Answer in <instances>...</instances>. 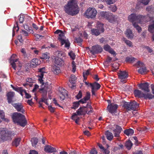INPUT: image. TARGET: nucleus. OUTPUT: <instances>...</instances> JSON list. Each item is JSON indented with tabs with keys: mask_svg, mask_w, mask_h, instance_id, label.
Returning a JSON list of instances; mask_svg holds the SVG:
<instances>
[{
	"mask_svg": "<svg viewBox=\"0 0 154 154\" xmlns=\"http://www.w3.org/2000/svg\"><path fill=\"white\" fill-rule=\"evenodd\" d=\"M82 97V92L80 91H79L78 94H77V95L76 96V97L77 99H79L81 98Z\"/></svg>",
	"mask_w": 154,
	"mask_h": 154,
	"instance_id": "52",
	"label": "nucleus"
},
{
	"mask_svg": "<svg viewBox=\"0 0 154 154\" xmlns=\"http://www.w3.org/2000/svg\"><path fill=\"white\" fill-rule=\"evenodd\" d=\"M143 96L144 97H143L146 99H147V98L151 99L154 97V96L152 95V94L149 93L147 94H144Z\"/></svg>",
	"mask_w": 154,
	"mask_h": 154,
	"instance_id": "41",
	"label": "nucleus"
},
{
	"mask_svg": "<svg viewBox=\"0 0 154 154\" xmlns=\"http://www.w3.org/2000/svg\"><path fill=\"white\" fill-rule=\"evenodd\" d=\"M125 42L129 47H132V43L131 42L128 40H126L125 41Z\"/></svg>",
	"mask_w": 154,
	"mask_h": 154,
	"instance_id": "51",
	"label": "nucleus"
},
{
	"mask_svg": "<svg viewBox=\"0 0 154 154\" xmlns=\"http://www.w3.org/2000/svg\"><path fill=\"white\" fill-rule=\"evenodd\" d=\"M99 15L103 18L106 19L111 23L114 21V16L108 11H101L99 13Z\"/></svg>",
	"mask_w": 154,
	"mask_h": 154,
	"instance_id": "9",
	"label": "nucleus"
},
{
	"mask_svg": "<svg viewBox=\"0 0 154 154\" xmlns=\"http://www.w3.org/2000/svg\"><path fill=\"white\" fill-rule=\"evenodd\" d=\"M139 104L136 101H133L130 102H125L123 107L128 110L135 111L139 107Z\"/></svg>",
	"mask_w": 154,
	"mask_h": 154,
	"instance_id": "6",
	"label": "nucleus"
},
{
	"mask_svg": "<svg viewBox=\"0 0 154 154\" xmlns=\"http://www.w3.org/2000/svg\"><path fill=\"white\" fill-rule=\"evenodd\" d=\"M48 109L51 112H54L55 111V108L51 106H48Z\"/></svg>",
	"mask_w": 154,
	"mask_h": 154,
	"instance_id": "58",
	"label": "nucleus"
},
{
	"mask_svg": "<svg viewBox=\"0 0 154 154\" xmlns=\"http://www.w3.org/2000/svg\"><path fill=\"white\" fill-rule=\"evenodd\" d=\"M12 118L14 122L22 127L25 126L27 124V121L24 115L17 112L13 113Z\"/></svg>",
	"mask_w": 154,
	"mask_h": 154,
	"instance_id": "4",
	"label": "nucleus"
},
{
	"mask_svg": "<svg viewBox=\"0 0 154 154\" xmlns=\"http://www.w3.org/2000/svg\"><path fill=\"white\" fill-rule=\"evenodd\" d=\"M124 133L127 136L131 135L134 133V130L131 128L126 129L124 131Z\"/></svg>",
	"mask_w": 154,
	"mask_h": 154,
	"instance_id": "35",
	"label": "nucleus"
},
{
	"mask_svg": "<svg viewBox=\"0 0 154 154\" xmlns=\"http://www.w3.org/2000/svg\"><path fill=\"white\" fill-rule=\"evenodd\" d=\"M125 34L127 37L129 38H132L133 37V34L131 30L130 29L126 30Z\"/></svg>",
	"mask_w": 154,
	"mask_h": 154,
	"instance_id": "36",
	"label": "nucleus"
},
{
	"mask_svg": "<svg viewBox=\"0 0 154 154\" xmlns=\"http://www.w3.org/2000/svg\"><path fill=\"white\" fill-rule=\"evenodd\" d=\"M122 130V128L120 126L118 125H116V128L113 129L112 131L114 137H119L120 134Z\"/></svg>",
	"mask_w": 154,
	"mask_h": 154,
	"instance_id": "17",
	"label": "nucleus"
},
{
	"mask_svg": "<svg viewBox=\"0 0 154 154\" xmlns=\"http://www.w3.org/2000/svg\"><path fill=\"white\" fill-rule=\"evenodd\" d=\"M149 1L150 0H142L141 2L143 4L146 5L148 4Z\"/></svg>",
	"mask_w": 154,
	"mask_h": 154,
	"instance_id": "60",
	"label": "nucleus"
},
{
	"mask_svg": "<svg viewBox=\"0 0 154 154\" xmlns=\"http://www.w3.org/2000/svg\"><path fill=\"white\" fill-rule=\"evenodd\" d=\"M55 33L58 35L59 36L58 38H66L65 35L66 34V32L65 31H62L57 29L55 32Z\"/></svg>",
	"mask_w": 154,
	"mask_h": 154,
	"instance_id": "24",
	"label": "nucleus"
},
{
	"mask_svg": "<svg viewBox=\"0 0 154 154\" xmlns=\"http://www.w3.org/2000/svg\"><path fill=\"white\" fill-rule=\"evenodd\" d=\"M90 85L91 88H93L94 89L96 90H98L101 87L100 85L96 82H94L93 83H90Z\"/></svg>",
	"mask_w": 154,
	"mask_h": 154,
	"instance_id": "32",
	"label": "nucleus"
},
{
	"mask_svg": "<svg viewBox=\"0 0 154 154\" xmlns=\"http://www.w3.org/2000/svg\"><path fill=\"white\" fill-rule=\"evenodd\" d=\"M118 107V105L117 104L112 103L108 106L107 109L109 112L112 114H115L116 112Z\"/></svg>",
	"mask_w": 154,
	"mask_h": 154,
	"instance_id": "15",
	"label": "nucleus"
},
{
	"mask_svg": "<svg viewBox=\"0 0 154 154\" xmlns=\"http://www.w3.org/2000/svg\"><path fill=\"white\" fill-rule=\"evenodd\" d=\"M83 41V39H75L74 42L77 43L78 45L81 46L82 45V43Z\"/></svg>",
	"mask_w": 154,
	"mask_h": 154,
	"instance_id": "47",
	"label": "nucleus"
},
{
	"mask_svg": "<svg viewBox=\"0 0 154 154\" xmlns=\"http://www.w3.org/2000/svg\"><path fill=\"white\" fill-rule=\"evenodd\" d=\"M60 40L61 45L65 44V47L69 49L70 44L69 42L67 39L66 40V39H60Z\"/></svg>",
	"mask_w": 154,
	"mask_h": 154,
	"instance_id": "31",
	"label": "nucleus"
},
{
	"mask_svg": "<svg viewBox=\"0 0 154 154\" xmlns=\"http://www.w3.org/2000/svg\"><path fill=\"white\" fill-rule=\"evenodd\" d=\"M44 150L48 153L56 152L57 151L55 148L49 145H46L45 146Z\"/></svg>",
	"mask_w": 154,
	"mask_h": 154,
	"instance_id": "23",
	"label": "nucleus"
},
{
	"mask_svg": "<svg viewBox=\"0 0 154 154\" xmlns=\"http://www.w3.org/2000/svg\"><path fill=\"white\" fill-rule=\"evenodd\" d=\"M40 60L37 58H34L31 60L30 62V66L32 67H35L37 66L38 65L41 63Z\"/></svg>",
	"mask_w": 154,
	"mask_h": 154,
	"instance_id": "21",
	"label": "nucleus"
},
{
	"mask_svg": "<svg viewBox=\"0 0 154 154\" xmlns=\"http://www.w3.org/2000/svg\"><path fill=\"white\" fill-rule=\"evenodd\" d=\"M143 48H145L147 49L149 53H151L152 52V49L150 48L149 47L147 46H143Z\"/></svg>",
	"mask_w": 154,
	"mask_h": 154,
	"instance_id": "54",
	"label": "nucleus"
},
{
	"mask_svg": "<svg viewBox=\"0 0 154 154\" xmlns=\"http://www.w3.org/2000/svg\"><path fill=\"white\" fill-rule=\"evenodd\" d=\"M103 48L99 45H95L92 46V49L90 51V52L93 54L100 53L103 51Z\"/></svg>",
	"mask_w": 154,
	"mask_h": 154,
	"instance_id": "13",
	"label": "nucleus"
},
{
	"mask_svg": "<svg viewBox=\"0 0 154 154\" xmlns=\"http://www.w3.org/2000/svg\"><path fill=\"white\" fill-rule=\"evenodd\" d=\"M17 56L15 54H13L11 57L10 63L12 66V68L14 69H16V66L19 62L18 59L16 58Z\"/></svg>",
	"mask_w": 154,
	"mask_h": 154,
	"instance_id": "12",
	"label": "nucleus"
},
{
	"mask_svg": "<svg viewBox=\"0 0 154 154\" xmlns=\"http://www.w3.org/2000/svg\"><path fill=\"white\" fill-rule=\"evenodd\" d=\"M64 10L66 13L72 16L77 14L79 12V9L77 4V1L71 0L69 1L64 6Z\"/></svg>",
	"mask_w": 154,
	"mask_h": 154,
	"instance_id": "2",
	"label": "nucleus"
},
{
	"mask_svg": "<svg viewBox=\"0 0 154 154\" xmlns=\"http://www.w3.org/2000/svg\"><path fill=\"white\" fill-rule=\"evenodd\" d=\"M103 152L104 153H105V154H108L110 152V151H109V149H105L104 148L103 150Z\"/></svg>",
	"mask_w": 154,
	"mask_h": 154,
	"instance_id": "62",
	"label": "nucleus"
},
{
	"mask_svg": "<svg viewBox=\"0 0 154 154\" xmlns=\"http://www.w3.org/2000/svg\"><path fill=\"white\" fill-rule=\"evenodd\" d=\"M149 84L147 82L142 83L138 85V86L140 89L147 92H149Z\"/></svg>",
	"mask_w": 154,
	"mask_h": 154,
	"instance_id": "19",
	"label": "nucleus"
},
{
	"mask_svg": "<svg viewBox=\"0 0 154 154\" xmlns=\"http://www.w3.org/2000/svg\"><path fill=\"white\" fill-rule=\"evenodd\" d=\"M54 54L57 57H60L63 56V53L62 51H57L55 52Z\"/></svg>",
	"mask_w": 154,
	"mask_h": 154,
	"instance_id": "43",
	"label": "nucleus"
},
{
	"mask_svg": "<svg viewBox=\"0 0 154 154\" xmlns=\"http://www.w3.org/2000/svg\"><path fill=\"white\" fill-rule=\"evenodd\" d=\"M14 93L13 92H8L7 94L8 102L9 103L13 102L12 99L14 96Z\"/></svg>",
	"mask_w": 154,
	"mask_h": 154,
	"instance_id": "26",
	"label": "nucleus"
},
{
	"mask_svg": "<svg viewBox=\"0 0 154 154\" xmlns=\"http://www.w3.org/2000/svg\"><path fill=\"white\" fill-rule=\"evenodd\" d=\"M21 51L23 54L24 57H26L27 56V54L26 52L25 51V49L23 48H22L21 50Z\"/></svg>",
	"mask_w": 154,
	"mask_h": 154,
	"instance_id": "59",
	"label": "nucleus"
},
{
	"mask_svg": "<svg viewBox=\"0 0 154 154\" xmlns=\"http://www.w3.org/2000/svg\"><path fill=\"white\" fill-rule=\"evenodd\" d=\"M90 93L89 92H87L85 96L83 98L85 101H87L90 99Z\"/></svg>",
	"mask_w": 154,
	"mask_h": 154,
	"instance_id": "44",
	"label": "nucleus"
},
{
	"mask_svg": "<svg viewBox=\"0 0 154 154\" xmlns=\"http://www.w3.org/2000/svg\"><path fill=\"white\" fill-rule=\"evenodd\" d=\"M136 66H137L140 67H143L144 66V64L140 62V61H138V62L135 64ZM146 69L145 67H143L142 68H140L138 70V72L140 74H142L144 72H146Z\"/></svg>",
	"mask_w": 154,
	"mask_h": 154,
	"instance_id": "18",
	"label": "nucleus"
},
{
	"mask_svg": "<svg viewBox=\"0 0 154 154\" xmlns=\"http://www.w3.org/2000/svg\"><path fill=\"white\" fill-rule=\"evenodd\" d=\"M38 154V153L37 151H36L35 150H31L30 151V152H29V154Z\"/></svg>",
	"mask_w": 154,
	"mask_h": 154,
	"instance_id": "61",
	"label": "nucleus"
},
{
	"mask_svg": "<svg viewBox=\"0 0 154 154\" xmlns=\"http://www.w3.org/2000/svg\"><path fill=\"white\" fill-rule=\"evenodd\" d=\"M24 20V17L23 15H20V16L19 21L20 23H23Z\"/></svg>",
	"mask_w": 154,
	"mask_h": 154,
	"instance_id": "57",
	"label": "nucleus"
},
{
	"mask_svg": "<svg viewBox=\"0 0 154 154\" xmlns=\"http://www.w3.org/2000/svg\"><path fill=\"white\" fill-rule=\"evenodd\" d=\"M97 14L96 10L94 8H89L84 13V16L88 19H93L95 17Z\"/></svg>",
	"mask_w": 154,
	"mask_h": 154,
	"instance_id": "7",
	"label": "nucleus"
},
{
	"mask_svg": "<svg viewBox=\"0 0 154 154\" xmlns=\"http://www.w3.org/2000/svg\"><path fill=\"white\" fill-rule=\"evenodd\" d=\"M103 26L102 24L99 22H97V29L91 30L92 34L96 35H98L101 33L103 32L104 31Z\"/></svg>",
	"mask_w": 154,
	"mask_h": 154,
	"instance_id": "10",
	"label": "nucleus"
},
{
	"mask_svg": "<svg viewBox=\"0 0 154 154\" xmlns=\"http://www.w3.org/2000/svg\"><path fill=\"white\" fill-rule=\"evenodd\" d=\"M12 105L17 111L20 112L22 113H24L25 110L23 109V106L22 103H12Z\"/></svg>",
	"mask_w": 154,
	"mask_h": 154,
	"instance_id": "14",
	"label": "nucleus"
},
{
	"mask_svg": "<svg viewBox=\"0 0 154 154\" xmlns=\"http://www.w3.org/2000/svg\"><path fill=\"white\" fill-rule=\"evenodd\" d=\"M149 17L150 20V24L149 26L148 30L149 32L152 33L154 31V17Z\"/></svg>",
	"mask_w": 154,
	"mask_h": 154,
	"instance_id": "20",
	"label": "nucleus"
},
{
	"mask_svg": "<svg viewBox=\"0 0 154 154\" xmlns=\"http://www.w3.org/2000/svg\"><path fill=\"white\" fill-rule=\"evenodd\" d=\"M38 72L40 73V74L38 75V80L40 83L42 84L41 85V88L39 89V90L41 91V93H43V97L42 100V101H44V100L46 99L47 92L51 90V87L49 85L48 82H44L42 79L44 76V74L46 73L45 67H43L38 69Z\"/></svg>",
	"mask_w": 154,
	"mask_h": 154,
	"instance_id": "1",
	"label": "nucleus"
},
{
	"mask_svg": "<svg viewBox=\"0 0 154 154\" xmlns=\"http://www.w3.org/2000/svg\"><path fill=\"white\" fill-rule=\"evenodd\" d=\"M118 75L121 82L123 83L126 82L127 79L128 77V74L125 71H120L118 73Z\"/></svg>",
	"mask_w": 154,
	"mask_h": 154,
	"instance_id": "11",
	"label": "nucleus"
},
{
	"mask_svg": "<svg viewBox=\"0 0 154 154\" xmlns=\"http://www.w3.org/2000/svg\"><path fill=\"white\" fill-rule=\"evenodd\" d=\"M136 60V58L132 57H127L126 58L125 60L126 62L133 63Z\"/></svg>",
	"mask_w": 154,
	"mask_h": 154,
	"instance_id": "39",
	"label": "nucleus"
},
{
	"mask_svg": "<svg viewBox=\"0 0 154 154\" xmlns=\"http://www.w3.org/2000/svg\"><path fill=\"white\" fill-rule=\"evenodd\" d=\"M12 132L8 131L6 128H0V139L3 142L11 141L12 138Z\"/></svg>",
	"mask_w": 154,
	"mask_h": 154,
	"instance_id": "5",
	"label": "nucleus"
},
{
	"mask_svg": "<svg viewBox=\"0 0 154 154\" xmlns=\"http://www.w3.org/2000/svg\"><path fill=\"white\" fill-rule=\"evenodd\" d=\"M60 94L59 95L60 99L63 100L65 99L66 96L67 95V91L63 88H62L60 91Z\"/></svg>",
	"mask_w": 154,
	"mask_h": 154,
	"instance_id": "25",
	"label": "nucleus"
},
{
	"mask_svg": "<svg viewBox=\"0 0 154 154\" xmlns=\"http://www.w3.org/2000/svg\"><path fill=\"white\" fill-rule=\"evenodd\" d=\"M105 135L107 139L109 140H111L113 138V136L112 134L108 131H106Z\"/></svg>",
	"mask_w": 154,
	"mask_h": 154,
	"instance_id": "33",
	"label": "nucleus"
},
{
	"mask_svg": "<svg viewBox=\"0 0 154 154\" xmlns=\"http://www.w3.org/2000/svg\"><path fill=\"white\" fill-rule=\"evenodd\" d=\"M90 154H97V152L95 148H94L90 152Z\"/></svg>",
	"mask_w": 154,
	"mask_h": 154,
	"instance_id": "55",
	"label": "nucleus"
},
{
	"mask_svg": "<svg viewBox=\"0 0 154 154\" xmlns=\"http://www.w3.org/2000/svg\"><path fill=\"white\" fill-rule=\"evenodd\" d=\"M0 116L1 119L7 122H8L9 121V120L8 119L5 118V112L2 110L0 111Z\"/></svg>",
	"mask_w": 154,
	"mask_h": 154,
	"instance_id": "38",
	"label": "nucleus"
},
{
	"mask_svg": "<svg viewBox=\"0 0 154 154\" xmlns=\"http://www.w3.org/2000/svg\"><path fill=\"white\" fill-rule=\"evenodd\" d=\"M154 8H152L151 6L147 7L146 8V11L151 12V11H152L153 10Z\"/></svg>",
	"mask_w": 154,
	"mask_h": 154,
	"instance_id": "56",
	"label": "nucleus"
},
{
	"mask_svg": "<svg viewBox=\"0 0 154 154\" xmlns=\"http://www.w3.org/2000/svg\"><path fill=\"white\" fill-rule=\"evenodd\" d=\"M76 79V77L74 75H71L69 79V83L68 84V85L71 88H73L75 87L74 84H75Z\"/></svg>",
	"mask_w": 154,
	"mask_h": 154,
	"instance_id": "22",
	"label": "nucleus"
},
{
	"mask_svg": "<svg viewBox=\"0 0 154 154\" xmlns=\"http://www.w3.org/2000/svg\"><path fill=\"white\" fill-rule=\"evenodd\" d=\"M24 27L25 29L30 32V33H33V31L31 27H29V26L27 25H24Z\"/></svg>",
	"mask_w": 154,
	"mask_h": 154,
	"instance_id": "42",
	"label": "nucleus"
},
{
	"mask_svg": "<svg viewBox=\"0 0 154 154\" xmlns=\"http://www.w3.org/2000/svg\"><path fill=\"white\" fill-rule=\"evenodd\" d=\"M52 71L56 75L58 74L61 72L60 67L55 65L52 67Z\"/></svg>",
	"mask_w": 154,
	"mask_h": 154,
	"instance_id": "30",
	"label": "nucleus"
},
{
	"mask_svg": "<svg viewBox=\"0 0 154 154\" xmlns=\"http://www.w3.org/2000/svg\"><path fill=\"white\" fill-rule=\"evenodd\" d=\"M83 132L85 135H87L88 136H90V133L89 131L87 130L85 131H84Z\"/></svg>",
	"mask_w": 154,
	"mask_h": 154,
	"instance_id": "64",
	"label": "nucleus"
},
{
	"mask_svg": "<svg viewBox=\"0 0 154 154\" xmlns=\"http://www.w3.org/2000/svg\"><path fill=\"white\" fill-rule=\"evenodd\" d=\"M68 54L72 60H74L75 59V54L72 51H71L69 52Z\"/></svg>",
	"mask_w": 154,
	"mask_h": 154,
	"instance_id": "46",
	"label": "nucleus"
},
{
	"mask_svg": "<svg viewBox=\"0 0 154 154\" xmlns=\"http://www.w3.org/2000/svg\"><path fill=\"white\" fill-rule=\"evenodd\" d=\"M132 145L133 143L130 140L126 142L125 145L126 148L128 150H130L131 149Z\"/></svg>",
	"mask_w": 154,
	"mask_h": 154,
	"instance_id": "37",
	"label": "nucleus"
},
{
	"mask_svg": "<svg viewBox=\"0 0 154 154\" xmlns=\"http://www.w3.org/2000/svg\"><path fill=\"white\" fill-rule=\"evenodd\" d=\"M20 140L21 138H15L12 143V145L16 147L17 146L20 144Z\"/></svg>",
	"mask_w": 154,
	"mask_h": 154,
	"instance_id": "34",
	"label": "nucleus"
},
{
	"mask_svg": "<svg viewBox=\"0 0 154 154\" xmlns=\"http://www.w3.org/2000/svg\"><path fill=\"white\" fill-rule=\"evenodd\" d=\"M42 93V97L41 98V101H40L39 102V107H42V104L41 103V102H43L45 103H46V104H47V94L46 95V99H45V100H44V101H42V100L43 98V93Z\"/></svg>",
	"mask_w": 154,
	"mask_h": 154,
	"instance_id": "48",
	"label": "nucleus"
},
{
	"mask_svg": "<svg viewBox=\"0 0 154 154\" xmlns=\"http://www.w3.org/2000/svg\"><path fill=\"white\" fill-rule=\"evenodd\" d=\"M88 104L86 105V106H83L82 107H80L79 108L76 112V113H73L71 117V119L72 120H74V118L75 116L77 115L81 116V115H84L88 111L87 106Z\"/></svg>",
	"mask_w": 154,
	"mask_h": 154,
	"instance_id": "8",
	"label": "nucleus"
},
{
	"mask_svg": "<svg viewBox=\"0 0 154 154\" xmlns=\"http://www.w3.org/2000/svg\"><path fill=\"white\" fill-rule=\"evenodd\" d=\"M117 0H107L106 1V2L108 5H110L111 4H113Z\"/></svg>",
	"mask_w": 154,
	"mask_h": 154,
	"instance_id": "50",
	"label": "nucleus"
},
{
	"mask_svg": "<svg viewBox=\"0 0 154 154\" xmlns=\"http://www.w3.org/2000/svg\"><path fill=\"white\" fill-rule=\"evenodd\" d=\"M110 10L113 12H115L117 10V7L116 6H111L110 7Z\"/></svg>",
	"mask_w": 154,
	"mask_h": 154,
	"instance_id": "53",
	"label": "nucleus"
},
{
	"mask_svg": "<svg viewBox=\"0 0 154 154\" xmlns=\"http://www.w3.org/2000/svg\"><path fill=\"white\" fill-rule=\"evenodd\" d=\"M38 139L36 137L32 138L31 140L32 145L33 146H36V145L38 143Z\"/></svg>",
	"mask_w": 154,
	"mask_h": 154,
	"instance_id": "40",
	"label": "nucleus"
},
{
	"mask_svg": "<svg viewBox=\"0 0 154 154\" xmlns=\"http://www.w3.org/2000/svg\"><path fill=\"white\" fill-rule=\"evenodd\" d=\"M72 71L73 72H75V71L76 69V66L75 62L73 61L72 62Z\"/></svg>",
	"mask_w": 154,
	"mask_h": 154,
	"instance_id": "49",
	"label": "nucleus"
},
{
	"mask_svg": "<svg viewBox=\"0 0 154 154\" xmlns=\"http://www.w3.org/2000/svg\"><path fill=\"white\" fill-rule=\"evenodd\" d=\"M79 105V103L78 101L75 102L73 103V106L71 107L72 109H76L77 108Z\"/></svg>",
	"mask_w": 154,
	"mask_h": 154,
	"instance_id": "45",
	"label": "nucleus"
},
{
	"mask_svg": "<svg viewBox=\"0 0 154 154\" xmlns=\"http://www.w3.org/2000/svg\"><path fill=\"white\" fill-rule=\"evenodd\" d=\"M145 17L141 15H137L134 14H132L128 17V20L132 23V25L139 32L141 31V28L138 25V23H141L143 20H144Z\"/></svg>",
	"mask_w": 154,
	"mask_h": 154,
	"instance_id": "3",
	"label": "nucleus"
},
{
	"mask_svg": "<svg viewBox=\"0 0 154 154\" xmlns=\"http://www.w3.org/2000/svg\"><path fill=\"white\" fill-rule=\"evenodd\" d=\"M54 63L55 65L59 66H61L64 65V61L61 58H55Z\"/></svg>",
	"mask_w": 154,
	"mask_h": 154,
	"instance_id": "27",
	"label": "nucleus"
},
{
	"mask_svg": "<svg viewBox=\"0 0 154 154\" xmlns=\"http://www.w3.org/2000/svg\"><path fill=\"white\" fill-rule=\"evenodd\" d=\"M83 75L87 76L89 74V71L87 70L85 72H84L83 73Z\"/></svg>",
	"mask_w": 154,
	"mask_h": 154,
	"instance_id": "63",
	"label": "nucleus"
},
{
	"mask_svg": "<svg viewBox=\"0 0 154 154\" xmlns=\"http://www.w3.org/2000/svg\"><path fill=\"white\" fill-rule=\"evenodd\" d=\"M134 93L135 97L140 98L143 97L144 93L141 91L137 90H135L134 91Z\"/></svg>",
	"mask_w": 154,
	"mask_h": 154,
	"instance_id": "29",
	"label": "nucleus"
},
{
	"mask_svg": "<svg viewBox=\"0 0 154 154\" xmlns=\"http://www.w3.org/2000/svg\"><path fill=\"white\" fill-rule=\"evenodd\" d=\"M14 89L18 92H20V94L22 96H23V93H24L25 95V97L26 98L29 99L31 97V95L27 93L26 90L23 89L22 87H18L17 88H15Z\"/></svg>",
	"mask_w": 154,
	"mask_h": 154,
	"instance_id": "16",
	"label": "nucleus"
},
{
	"mask_svg": "<svg viewBox=\"0 0 154 154\" xmlns=\"http://www.w3.org/2000/svg\"><path fill=\"white\" fill-rule=\"evenodd\" d=\"M104 50L106 51H108L110 54L116 55V54L115 52L108 45H106L104 46L103 47Z\"/></svg>",
	"mask_w": 154,
	"mask_h": 154,
	"instance_id": "28",
	"label": "nucleus"
}]
</instances>
